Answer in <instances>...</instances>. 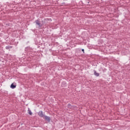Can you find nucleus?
<instances>
[{"instance_id": "9", "label": "nucleus", "mask_w": 130, "mask_h": 130, "mask_svg": "<svg viewBox=\"0 0 130 130\" xmlns=\"http://www.w3.org/2000/svg\"><path fill=\"white\" fill-rule=\"evenodd\" d=\"M82 51H84V49H82Z\"/></svg>"}, {"instance_id": "6", "label": "nucleus", "mask_w": 130, "mask_h": 130, "mask_svg": "<svg viewBox=\"0 0 130 130\" xmlns=\"http://www.w3.org/2000/svg\"><path fill=\"white\" fill-rule=\"evenodd\" d=\"M28 113L30 115H32V112H31V110H28Z\"/></svg>"}, {"instance_id": "3", "label": "nucleus", "mask_w": 130, "mask_h": 130, "mask_svg": "<svg viewBox=\"0 0 130 130\" xmlns=\"http://www.w3.org/2000/svg\"><path fill=\"white\" fill-rule=\"evenodd\" d=\"M35 23H36V25H38L39 26V27H41L42 25L40 21H39V20H36Z\"/></svg>"}, {"instance_id": "7", "label": "nucleus", "mask_w": 130, "mask_h": 130, "mask_svg": "<svg viewBox=\"0 0 130 130\" xmlns=\"http://www.w3.org/2000/svg\"><path fill=\"white\" fill-rule=\"evenodd\" d=\"M6 49H10V47L7 46L6 47Z\"/></svg>"}, {"instance_id": "8", "label": "nucleus", "mask_w": 130, "mask_h": 130, "mask_svg": "<svg viewBox=\"0 0 130 130\" xmlns=\"http://www.w3.org/2000/svg\"><path fill=\"white\" fill-rule=\"evenodd\" d=\"M68 107H69V108H71V104L68 105Z\"/></svg>"}, {"instance_id": "1", "label": "nucleus", "mask_w": 130, "mask_h": 130, "mask_svg": "<svg viewBox=\"0 0 130 130\" xmlns=\"http://www.w3.org/2000/svg\"><path fill=\"white\" fill-rule=\"evenodd\" d=\"M38 115L40 116V117H44V115H43V112L42 111H39L38 113Z\"/></svg>"}, {"instance_id": "2", "label": "nucleus", "mask_w": 130, "mask_h": 130, "mask_svg": "<svg viewBox=\"0 0 130 130\" xmlns=\"http://www.w3.org/2000/svg\"><path fill=\"white\" fill-rule=\"evenodd\" d=\"M43 118H44L45 119V120H47V121H48L49 122V121H50V117L47 116H44V117H43Z\"/></svg>"}, {"instance_id": "4", "label": "nucleus", "mask_w": 130, "mask_h": 130, "mask_svg": "<svg viewBox=\"0 0 130 130\" xmlns=\"http://www.w3.org/2000/svg\"><path fill=\"white\" fill-rule=\"evenodd\" d=\"M10 88H11V89H15V88H16V85L12 83L10 86Z\"/></svg>"}, {"instance_id": "5", "label": "nucleus", "mask_w": 130, "mask_h": 130, "mask_svg": "<svg viewBox=\"0 0 130 130\" xmlns=\"http://www.w3.org/2000/svg\"><path fill=\"white\" fill-rule=\"evenodd\" d=\"M94 76H96V77H99V73H97L96 71H94Z\"/></svg>"}]
</instances>
